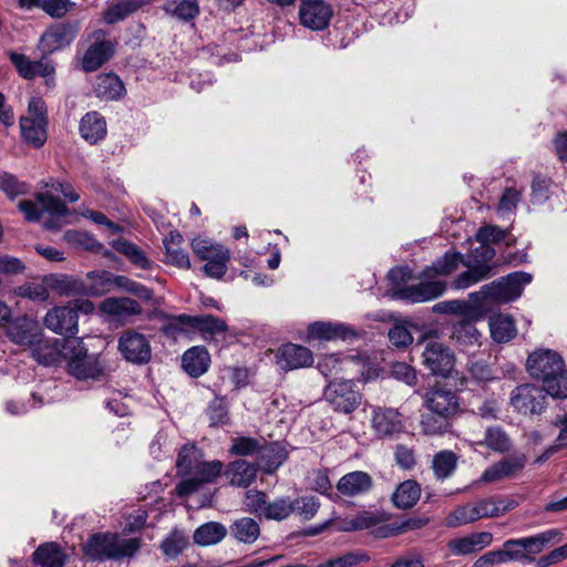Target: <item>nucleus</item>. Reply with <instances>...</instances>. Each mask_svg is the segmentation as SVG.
<instances>
[{"mask_svg":"<svg viewBox=\"0 0 567 567\" xmlns=\"http://www.w3.org/2000/svg\"><path fill=\"white\" fill-rule=\"evenodd\" d=\"M530 377L540 380L546 392L555 399L567 398V370L563 357L550 349H537L526 361Z\"/></svg>","mask_w":567,"mask_h":567,"instance_id":"nucleus-1","label":"nucleus"},{"mask_svg":"<svg viewBox=\"0 0 567 567\" xmlns=\"http://www.w3.org/2000/svg\"><path fill=\"white\" fill-rule=\"evenodd\" d=\"M533 276L525 271H514L484 285L478 291L471 292L468 298L475 307L484 302L507 303L522 296L525 286L530 284Z\"/></svg>","mask_w":567,"mask_h":567,"instance_id":"nucleus-2","label":"nucleus"},{"mask_svg":"<svg viewBox=\"0 0 567 567\" xmlns=\"http://www.w3.org/2000/svg\"><path fill=\"white\" fill-rule=\"evenodd\" d=\"M140 548V538H120L115 533H96L89 537L83 551L91 560L104 561L133 557Z\"/></svg>","mask_w":567,"mask_h":567,"instance_id":"nucleus-3","label":"nucleus"},{"mask_svg":"<svg viewBox=\"0 0 567 567\" xmlns=\"http://www.w3.org/2000/svg\"><path fill=\"white\" fill-rule=\"evenodd\" d=\"M323 398L333 411L351 414L362 402V394L351 380H333L324 388Z\"/></svg>","mask_w":567,"mask_h":567,"instance_id":"nucleus-4","label":"nucleus"},{"mask_svg":"<svg viewBox=\"0 0 567 567\" xmlns=\"http://www.w3.org/2000/svg\"><path fill=\"white\" fill-rule=\"evenodd\" d=\"M8 56L23 79L32 80L41 76L44 79L47 86H55V65L48 59V55L42 54L41 59L31 60L25 54L9 51Z\"/></svg>","mask_w":567,"mask_h":567,"instance_id":"nucleus-5","label":"nucleus"},{"mask_svg":"<svg viewBox=\"0 0 567 567\" xmlns=\"http://www.w3.org/2000/svg\"><path fill=\"white\" fill-rule=\"evenodd\" d=\"M80 31V23L59 22L50 25L42 33L38 42V49L43 55H51L68 48L76 38Z\"/></svg>","mask_w":567,"mask_h":567,"instance_id":"nucleus-6","label":"nucleus"},{"mask_svg":"<svg viewBox=\"0 0 567 567\" xmlns=\"http://www.w3.org/2000/svg\"><path fill=\"white\" fill-rule=\"evenodd\" d=\"M549 395L546 390L534 384H520L511 394V404L514 410L525 415H539L546 409V400Z\"/></svg>","mask_w":567,"mask_h":567,"instance_id":"nucleus-7","label":"nucleus"},{"mask_svg":"<svg viewBox=\"0 0 567 567\" xmlns=\"http://www.w3.org/2000/svg\"><path fill=\"white\" fill-rule=\"evenodd\" d=\"M63 350L64 357L69 359V371L76 379H94L101 373L97 363L87 354L80 340L64 341Z\"/></svg>","mask_w":567,"mask_h":567,"instance_id":"nucleus-8","label":"nucleus"},{"mask_svg":"<svg viewBox=\"0 0 567 567\" xmlns=\"http://www.w3.org/2000/svg\"><path fill=\"white\" fill-rule=\"evenodd\" d=\"M224 464L218 460L210 462L199 461L189 477L183 478L176 486L179 497L186 498L204 484L214 483L223 473Z\"/></svg>","mask_w":567,"mask_h":567,"instance_id":"nucleus-9","label":"nucleus"},{"mask_svg":"<svg viewBox=\"0 0 567 567\" xmlns=\"http://www.w3.org/2000/svg\"><path fill=\"white\" fill-rule=\"evenodd\" d=\"M118 351L126 361L134 364H145L152 357L148 339L134 330H127L121 334Z\"/></svg>","mask_w":567,"mask_h":567,"instance_id":"nucleus-10","label":"nucleus"},{"mask_svg":"<svg viewBox=\"0 0 567 567\" xmlns=\"http://www.w3.org/2000/svg\"><path fill=\"white\" fill-rule=\"evenodd\" d=\"M445 290L446 284L442 280H423L416 285L395 289L392 292V298L419 303L439 298Z\"/></svg>","mask_w":567,"mask_h":567,"instance_id":"nucleus-11","label":"nucleus"},{"mask_svg":"<svg viewBox=\"0 0 567 567\" xmlns=\"http://www.w3.org/2000/svg\"><path fill=\"white\" fill-rule=\"evenodd\" d=\"M93 43L86 49L82 58V69L85 72H94L107 62L114 54V43L106 40L103 30L92 33Z\"/></svg>","mask_w":567,"mask_h":567,"instance_id":"nucleus-12","label":"nucleus"},{"mask_svg":"<svg viewBox=\"0 0 567 567\" xmlns=\"http://www.w3.org/2000/svg\"><path fill=\"white\" fill-rule=\"evenodd\" d=\"M423 404L432 413L453 417L460 410V400L455 391L446 388H432L422 394Z\"/></svg>","mask_w":567,"mask_h":567,"instance_id":"nucleus-13","label":"nucleus"},{"mask_svg":"<svg viewBox=\"0 0 567 567\" xmlns=\"http://www.w3.org/2000/svg\"><path fill=\"white\" fill-rule=\"evenodd\" d=\"M422 357L423 364L435 375L449 377L454 368V353L441 342H429Z\"/></svg>","mask_w":567,"mask_h":567,"instance_id":"nucleus-14","label":"nucleus"},{"mask_svg":"<svg viewBox=\"0 0 567 567\" xmlns=\"http://www.w3.org/2000/svg\"><path fill=\"white\" fill-rule=\"evenodd\" d=\"M330 4L323 0H301L299 18L303 27L320 31L326 29L332 18Z\"/></svg>","mask_w":567,"mask_h":567,"instance_id":"nucleus-15","label":"nucleus"},{"mask_svg":"<svg viewBox=\"0 0 567 567\" xmlns=\"http://www.w3.org/2000/svg\"><path fill=\"white\" fill-rule=\"evenodd\" d=\"M78 309L62 306L49 310L44 317V326L52 332L72 337L78 333Z\"/></svg>","mask_w":567,"mask_h":567,"instance_id":"nucleus-16","label":"nucleus"},{"mask_svg":"<svg viewBox=\"0 0 567 567\" xmlns=\"http://www.w3.org/2000/svg\"><path fill=\"white\" fill-rule=\"evenodd\" d=\"M8 338L20 346H34L42 337V329L38 321L28 316H20L7 323Z\"/></svg>","mask_w":567,"mask_h":567,"instance_id":"nucleus-17","label":"nucleus"},{"mask_svg":"<svg viewBox=\"0 0 567 567\" xmlns=\"http://www.w3.org/2000/svg\"><path fill=\"white\" fill-rule=\"evenodd\" d=\"M312 362V352L299 344H284L276 353V363L286 371L310 367Z\"/></svg>","mask_w":567,"mask_h":567,"instance_id":"nucleus-18","label":"nucleus"},{"mask_svg":"<svg viewBox=\"0 0 567 567\" xmlns=\"http://www.w3.org/2000/svg\"><path fill=\"white\" fill-rule=\"evenodd\" d=\"M371 422L372 429L380 437H392L404 427L401 414L392 408H374Z\"/></svg>","mask_w":567,"mask_h":567,"instance_id":"nucleus-19","label":"nucleus"},{"mask_svg":"<svg viewBox=\"0 0 567 567\" xmlns=\"http://www.w3.org/2000/svg\"><path fill=\"white\" fill-rule=\"evenodd\" d=\"M308 339L347 340L355 336L352 328L341 322L316 321L308 326Z\"/></svg>","mask_w":567,"mask_h":567,"instance_id":"nucleus-20","label":"nucleus"},{"mask_svg":"<svg viewBox=\"0 0 567 567\" xmlns=\"http://www.w3.org/2000/svg\"><path fill=\"white\" fill-rule=\"evenodd\" d=\"M525 463L526 456L524 454H513L487 467L483 472L481 481L484 483H492L511 477L522 471Z\"/></svg>","mask_w":567,"mask_h":567,"instance_id":"nucleus-21","label":"nucleus"},{"mask_svg":"<svg viewBox=\"0 0 567 567\" xmlns=\"http://www.w3.org/2000/svg\"><path fill=\"white\" fill-rule=\"evenodd\" d=\"M493 542V535L489 532L473 533L464 537L451 539L447 543L449 549L453 555L463 556L480 551L488 547Z\"/></svg>","mask_w":567,"mask_h":567,"instance_id":"nucleus-22","label":"nucleus"},{"mask_svg":"<svg viewBox=\"0 0 567 567\" xmlns=\"http://www.w3.org/2000/svg\"><path fill=\"white\" fill-rule=\"evenodd\" d=\"M372 477L362 471H354L343 475L337 483L338 492L347 497H357L372 488Z\"/></svg>","mask_w":567,"mask_h":567,"instance_id":"nucleus-23","label":"nucleus"},{"mask_svg":"<svg viewBox=\"0 0 567 567\" xmlns=\"http://www.w3.org/2000/svg\"><path fill=\"white\" fill-rule=\"evenodd\" d=\"M462 265H464L467 270L461 272L453 280L452 287L456 290L467 289L471 286L495 275V270L491 265H473L471 260H464Z\"/></svg>","mask_w":567,"mask_h":567,"instance_id":"nucleus-24","label":"nucleus"},{"mask_svg":"<svg viewBox=\"0 0 567 567\" xmlns=\"http://www.w3.org/2000/svg\"><path fill=\"white\" fill-rule=\"evenodd\" d=\"M224 475L231 486L248 487L256 480L257 465L245 460H236L226 466Z\"/></svg>","mask_w":567,"mask_h":567,"instance_id":"nucleus-25","label":"nucleus"},{"mask_svg":"<svg viewBox=\"0 0 567 567\" xmlns=\"http://www.w3.org/2000/svg\"><path fill=\"white\" fill-rule=\"evenodd\" d=\"M44 281L60 296H89L87 285L72 276L50 275L44 278Z\"/></svg>","mask_w":567,"mask_h":567,"instance_id":"nucleus-26","label":"nucleus"},{"mask_svg":"<svg viewBox=\"0 0 567 567\" xmlns=\"http://www.w3.org/2000/svg\"><path fill=\"white\" fill-rule=\"evenodd\" d=\"M210 364V355L205 347H193L184 352L182 365L187 374L198 378L207 372Z\"/></svg>","mask_w":567,"mask_h":567,"instance_id":"nucleus-27","label":"nucleus"},{"mask_svg":"<svg viewBox=\"0 0 567 567\" xmlns=\"http://www.w3.org/2000/svg\"><path fill=\"white\" fill-rule=\"evenodd\" d=\"M188 320L192 322V330L199 331L207 341L215 340L228 331L227 322L213 315L192 316V319Z\"/></svg>","mask_w":567,"mask_h":567,"instance_id":"nucleus-28","label":"nucleus"},{"mask_svg":"<svg viewBox=\"0 0 567 567\" xmlns=\"http://www.w3.org/2000/svg\"><path fill=\"white\" fill-rule=\"evenodd\" d=\"M94 92L102 100L114 101L124 96L126 90L124 83L116 74L105 73L96 76Z\"/></svg>","mask_w":567,"mask_h":567,"instance_id":"nucleus-29","label":"nucleus"},{"mask_svg":"<svg viewBox=\"0 0 567 567\" xmlns=\"http://www.w3.org/2000/svg\"><path fill=\"white\" fill-rule=\"evenodd\" d=\"M81 136L90 144H96L106 136V122L97 112L86 113L80 121Z\"/></svg>","mask_w":567,"mask_h":567,"instance_id":"nucleus-30","label":"nucleus"},{"mask_svg":"<svg viewBox=\"0 0 567 567\" xmlns=\"http://www.w3.org/2000/svg\"><path fill=\"white\" fill-rule=\"evenodd\" d=\"M492 339L497 343H506L517 334L515 321L512 316L494 313L488 318Z\"/></svg>","mask_w":567,"mask_h":567,"instance_id":"nucleus-31","label":"nucleus"},{"mask_svg":"<svg viewBox=\"0 0 567 567\" xmlns=\"http://www.w3.org/2000/svg\"><path fill=\"white\" fill-rule=\"evenodd\" d=\"M101 311L116 319H125L142 312L141 305L131 298H106L101 303Z\"/></svg>","mask_w":567,"mask_h":567,"instance_id":"nucleus-32","label":"nucleus"},{"mask_svg":"<svg viewBox=\"0 0 567 567\" xmlns=\"http://www.w3.org/2000/svg\"><path fill=\"white\" fill-rule=\"evenodd\" d=\"M287 458L286 450L277 442L261 444L258 466L268 474L274 473Z\"/></svg>","mask_w":567,"mask_h":567,"instance_id":"nucleus-33","label":"nucleus"},{"mask_svg":"<svg viewBox=\"0 0 567 567\" xmlns=\"http://www.w3.org/2000/svg\"><path fill=\"white\" fill-rule=\"evenodd\" d=\"M227 527L219 522H207L199 525L193 534L196 545L207 547L221 543L227 536Z\"/></svg>","mask_w":567,"mask_h":567,"instance_id":"nucleus-34","label":"nucleus"},{"mask_svg":"<svg viewBox=\"0 0 567 567\" xmlns=\"http://www.w3.org/2000/svg\"><path fill=\"white\" fill-rule=\"evenodd\" d=\"M64 342H61L58 339H54L52 341L49 340H42V337L40 338V341H38L34 346L31 348L32 357L40 363L45 367L55 364L60 357L64 355L63 350Z\"/></svg>","mask_w":567,"mask_h":567,"instance_id":"nucleus-35","label":"nucleus"},{"mask_svg":"<svg viewBox=\"0 0 567 567\" xmlns=\"http://www.w3.org/2000/svg\"><path fill=\"white\" fill-rule=\"evenodd\" d=\"M231 537L241 544L251 545L260 536V526L255 518L240 517L229 526Z\"/></svg>","mask_w":567,"mask_h":567,"instance_id":"nucleus-36","label":"nucleus"},{"mask_svg":"<svg viewBox=\"0 0 567 567\" xmlns=\"http://www.w3.org/2000/svg\"><path fill=\"white\" fill-rule=\"evenodd\" d=\"M421 496V486L414 480H406L400 483L392 494V502L395 507L406 509L413 507Z\"/></svg>","mask_w":567,"mask_h":567,"instance_id":"nucleus-37","label":"nucleus"},{"mask_svg":"<svg viewBox=\"0 0 567 567\" xmlns=\"http://www.w3.org/2000/svg\"><path fill=\"white\" fill-rule=\"evenodd\" d=\"M141 6L142 3L136 0H113L103 11V21L106 24H115L136 12Z\"/></svg>","mask_w":567,"mask_h":567,"instance_id":"nucleus-38","label":"nucleus"},{"mask_svg":"<svg viewBox=\"0 0 567 567\" xmlns=\"http://www.w3.org/2000/svg\"><path fill=\"white\" fill-rule=\"evenodd\" d=\"M560 538L561 532L557 528L547 529L534 536L523 537L520 542L524 555L532 557L539 554L549 543L559 542Z\"/></svg>","mask_w":567,"mask_h":567,"instance_id":"nucleus-39","label":"nucleus"},{"mask_svg":"<svg viewBox=\"0 0 567 567\" xmlns=\"http://www.w3.org/2000/svg\"><path fill=\"white\" fill-rule=\"evenodd\" d=\"M47 121L21 117L20 128L23 140L35 148H40L47 141Z\"/></svg>","mask_w":567,"mask_h":567,"instance_id":"nucleus-40","label":"nucleus"},{"mask_svg":"<svg viewBox=\"0 0 567 567\" xmlns=\"http://www.w3.org/2000/svg\"><path fill=\"white\" fill-rule=\"evenodd\" d=\"M464 257L457 251H446L433 265L423 271V277L432 278L434 276H447L454 272L460 265L464 262Z\"/></svg>","mask_w":567,"mask_h":567,"instance_id":"nucleus-41","label":"nucleus"},{"mask_svg":"<svg viewBox=\"0 0 567 567\" xmlns=\"http://www.w3.org/2000/svg\"><path fill=\"white\" fill-rule=\"evenodd\" d=\"M354 357H340L338 354H327L319 359L317 368L324 378L338 375L347 372L355 364Z\"/></svg>","mask_w":567,"mask_h":567,"instance_id":"nucleus-42","label":"nucleus"},{"mask_svg":"<svg viewBox=\"0 0 567 567\" xmlns=\"http://www.w3.org/2000/svg\"><path fill=\"white\" fill-rule=\"evenodd\" d=\"M35 564L43 567H63L65 555L60 546L54 543H45L40 545L33 553Z\"/></svg>","mask_w":567,"mask_h":567,"instance_id":"nucleus-43","label":"nucleus"},{"mask_svg":"<svg viewBox=\"0 0 567 567\" xmlns=\"http://www.w3.org/2000/svg\"><path fill=\"white\" fill-rule=\"evenodd\" d=\"M189 545L187 534L174 528L161 543V550L167 559H176Z\"/></svg>","mask_w":567,"mask_h":567,"instance_id":"nucleus-44","label":"nucleus"},{"mask_svg":"<svg viewBox=\"0 0 567 567\" xmlns=\"http://www.w3.org/2000/svg\"><path fill=\"white\" fill-rule=\"evenodd\" d=\"M480 446H486L487 449L505 453L511 449V440L506 432L499 426H489L485 431L484 439L475 443Z\"/></svg>","mask_w":567,"mask_h":567,"instance_id":"nucleus-45","label":"nucleus"},{"mask_svg":"<svg viewBox=\"0 0 567 567\" xmlns=\"http://www.w3.org/2000/svg\"><path fill=\"white\" fill-rule=\"evenodd\" d=\"M202 460V452L194 444H185L177 456L176 467L177 472L182 476L192 475L195 466Z\"/></svg>","mask_w":567,"mask_h":567,"instance_id":"nucleus-46","label":"nucleus"},{"mask_svg":"<svg viewBox=\"0 0 567 567\" xmlns=\"http://www.w3.org/2000/svg\"><path fill=\"white\" fill-rule=\"evenodd\" d=\"M457 456L452 451H441L433 456L432 468L437 480H446L456 470Z\"/></svg>","mask_w":567,"mask_h":567,"instance_id":"nucleus-47","label":"nucleus"},{"mask_svg":"<svg viewBox=\"0 0 567 567\" xmlns=\"http://www.w3.org/2000/svg\"><path fill=\"white\" fill-rule=\"evenodd\" d=\"M481 333L470 320H461L452 329V339L461 346H474L480 343Z\"/></svg>","mask_w":567,"mask_h":567,"instance_id":"nucleus-48","label":"nucleus"},{"mask_svg":"<svg viewBox=\"0 0 567 567\" xmlns=\"http://www.w3.org/2000/svg\"><path fill=\"white\" fill-rule=\"evenodd\" d=\"M480 511H477L475 503H467L458 506L454 512L449 514L445 518L446 526L458 527L467 525L480 519Z\"/></svg>","mask_w":567,"mask_h":567,"instance_id":"nucleus-49","label":"nucleus"},{"mask_svg":"<svg viewBox=\"0 0 567 567\" xmlns=\"http://www.w3.org/2000/svg\"><path fill=\"white\" fill-rule=\"evenodd\" d=\"M229 259V249H219V252H215L213 257L206 259L207 262L204 265L203 270L208 277L220 279L227 271V262Z\"/></svg>","mask_w":567,"mask_h":567,"instance_id":"nucleus-50","label":"nucleus"},{"mask_svg":"<svg viewBox=\"0 0 567 567\" xmlns=\"http://www.w3.org/2000/svg\"><path fill=\"white\" fill-rule=\"evenodd\" d=\"M451 419L431 412V414H423L421 416L420 425L425 435H442L449 431Z\"/></svg>","mask_w":567,"mask_h":567,"instance_id":"nucleus-51","label":"nucleus"},{"mask_svg":"<svg viewBox=\"0 0 567 567\" xmlns=\"http://www.w3.org/2000/svg\"><path fill=\"white\" fill-rule=\"evenodd\" d=\"M293 512L295 506L292 501L289 497H280L270 503L268 502L264 517L272 520H282Z\"/></svg>","mask_w":567,"mask_h":567,"instance_id":"nucleus-52","label":"nucleus"},{"mask_svg":"<svg viewBox=\"0 0 567 567\" xmlns=\"http://www.w3.org/2000/svg\"><path fill=\"white\" fill-rule=\"evenodd\" d=\"M86 278L91 281L87 285L89 295L96 296L109 290L110 286L114 284L115 276L106 270H93L87 272Z\"/></svg>","mask_w":567,"mask_h":567,"instance_id":"nucleus-53","label":"nucleus"},{"mask_svg":"<svg viewBox=\"0 0 567 567\" xmlns=\"http://www.w3.org/2000/svg\"><path fill=\"white\" fill-rule=\"evenodd\" d=\"M553 425L560 427L559 434L556 439V444L548 446L545 450V452L535 460L536 463H542L546 461L553 454H555L560 447L567 446V412L561 415H557L553 422Z\"/></svg>","mask_w":567,"mask_h":567,"instance_id":"nucleus-54","label":"nucleus"},{"mask_svg":"<svg viewBox=\"0 0 567 567\" xmlns=\"http://www.w3.org/2000/svg\"><path fill=\"white\" fill-rule=\"evenodd\" d=\"M553 425L560 427L559 434L556 439V444L548 446L545 450V452L535 460L536 463H542L546 461L553 454H555L560 447L567 446V412L561 415H557L553 422Z\"/></svg>","mask_w":567,"mask_h":567,"instance_id":"nucleus-55","label":"nucleus"},{"mask_svg":"<svg viewBox=\"0 0 567 567\" xmlns=\"http://www.w3.org/2000/svg\"><path fill=\"white\" fill-rule=\"evenodd\" d=\"M477 511H480V519L484 517H497L501 514L513 508L511 502L495 498H484L475 502Z\"/></svg>","mask_w":567,"mask_h":567,"instance_id":"nucleus-56","label":"nucleus"},{"mask_svg":"<svg viewBox=\"0 0 567 567\" xmlns=\"http://www.w3.org/2000/svg\"><path fill=\"white\" fill-rule=\"evenodd\" d=\"M210 425H225L229 421L228 404L225 398L215 396L206 410Z\"/></svg>","mask_w":567,"mask_h":567,"instance_id":"nucleus-57","label":"nucleus"},{"mask_svg":"<svg viewBox=\"0 0 567 567\" xmlns=\"http://www.w3.org/2000/svg\"><path fill=\"white\" fill-rule=\"evenodd\" d=\"M49 286L45 281L43 284L25 282L14 289L18 297L25 298L32 301H47L49 299Z\"/></svg>","mask_w":567,"mask_h":567,"instance_id":"nucleus-58","label":"nucleus"},{"mask_svg":"<svg viewBox=\"0 0 567 567\" xmlns=\"http://www.w3.org/2000/svg\"><path fill=\"white\" fill-rule=\"evenodd\" d=\"M379 522L377 515L370 512H363L353 518L344 520L343 525L339 526L338 529L342 532L362 530L377 526Z\"/></svg>","mask_w":567,"mask_h":567,"instance_id":"nucleus-59","label":"nucleus"},{"mask_svg":"<svg viewBox=\"0 0 567 567\" xmlns=\"http://www.w3.org/2000/svg\"><path fill=\"white\" fill-rule=\"evenodd\" d=\"M114 284L145 301L153 299L154 293L152 289L125 276H115Z\"/></svg>","mask_w":567,"mask_h":567,"instance_id":"nucleus-60","label":"nucleus"},{"mask_svg":"<svg viewBox=\"0 0 567 567\" xmlns=\"http://www.w3.org/2000/svg\"><path fill=\"white\" fill-rule=\"evenodd\" d=\"M37 199L40 202L42 209L53 217L62 218L69 214L66 205L49 193L38 194Z\"/></svg>","mask_w":567,"mask_h":567,"instance_id":"nucleus-61","label":"nucleus"},{"mask_svg":"<svg viewBox=\"0 0 567 567\" xmlns=\"http://www.w3.org/2000/svg\"><path fill=\"white\" fill-rule=\"evenodd\" d=\"M190 315H178L169 317L167 322L163 324L162 332L167 337H176L179 333H187L192 330Z\"/></svg>","mask_w":567,"mask_h":567,"instance_id":"nucleus-62","label":"nucleus"},{"mask_svg":"<svg viewBox=\"0 0 567 567\" xmlns=\"http://www.w3.org/2000/svg\"><path fill=\"white\" fill-rule=\"evenodd\" d=\"M268 497L266 493L261 491L250 489L246 492L244 505L247 512L262 516L267 508Z\"/></svg>","mask_w":567,"mask_h":567,"instance_id":"nucleus-63","label":"nucleus"},{"mask_svg":"<svg viewBox=\"0 0 567 567\" xmlns=\"http://www.w3.org/2000/svg\"><path fill=\"white\" fill-rule=\"evenodd\" d=\"M0 189L4 192L8 197L14 198L28 193L29 186L25 183L20 182L14 175L2 173L0 174Z\"/></svg>","mask_w":567,"mask_h":567,"instance_id":"nucleus-64","label":"nucleus"}]
</instances>
